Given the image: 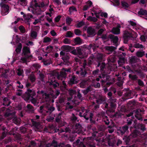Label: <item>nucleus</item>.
Masks as SVG:
<instances>
[{"label":"nucleus","instance_id":"11","mask_svg":"<svg viewBox=\"0 0 147 147\" xmlns=\"http://www.w3.org/2000/svg\"><path fill=\"white\" fill-rule=\"evenodd\" d=\"M79 138H80V137H78ZM84 140V138H83L82 141H80L79 139H78L76 141L73 143V145L74 147H86V146L83 143V141Z\"/></svg>","mask_w":147,"mask_h":147},{"label":"nucleus","instance_id":"4","mask_svg":"<svg viewBox=\"0 0 147 147\" xmlns=\"http://www.w3.org/2000/svg\"><path fill=\"white\" fill-rule=\"evenodd\" d=\"M1 7V14L2 16H5L9 13V6L8 5L3 3L2 2L0 3Z\"/></svg>","mask_w":147,"mask_h":147},{"label":"nucleus","instance_id":"54","mask_svg":"<svg viewBox=\"0 0 147 147\" xmlns=\"http://www.w3.org/2000/svg\"><path fill=\"white\" fill-rule=\"evenodd\" d=\"M60 92L59 90H57L55 92V94L51 95L52 98L53 99L56 98L57 96L59 94Z\"/></svg>","mask_w":147,"mask_h":147},{"label":"nucleus","instance_id":"29","mask_svg":"<svg viewBox=\"0 0 147 147\" xmlns=\"http://www.w3.org/2000/svg\"><path fill=\"white\" fill-rule=\"evenodd\" d=\"M23 17L25 20L27 21H28L30 18H32L33 17L31 13H29L24 15Z\"/></svg>","mask_w":147,"mask_h":147},{"label":"nucleus","instance_id":"61","mask_svg":"<svg viewBox=\"0 0 147 147\" xmlns=\"http://www.w3.org/2000/svg\"><path fill=\"white\" fill-rule=\"evenodd\" d=\"M129 106L131 107V109H134L135 108V103L134 102L131 101H129Z\"/></svg>","mask_w":147,"mask_h":147},{"label":"nucleus","instance_id":"56","mask_svg":"<svg viewBox=\"0 0 147 147\" xmlns=\"http://www.w3.org/2000/svg\"><path fill=\"white\" fill-rule=\"evenodd\" d=\"M17 131V129L16 128H13L9 132V134L10 135H13L15 134H16L17 132H16Z\"/></svg>","mask_w":147,"mask_h":147},{"label":"nucleus","instance_id":"45","mask_svg":"<svg viewBox=\"0 0 147 147\" xmlns=\"http://www.w3.org/2000/svg\"><path fill=\"white\" fill-rule=\"evenodd\" d=\"M20 119L19 118H14L13 120V122L15 124L18 125L20 124Z\"/></svg>","mask_w":147,"mask_h":147},{"label":"nucleus","instance_id":"12","mask_svg":"<svg viewBox=\"0 0 147 147\" xmlns=\"http://www.w3.org/2000/svg\"><path fill=\"white\" fill-rule=\"evenodd\" d=\"M87 32L88 36L89 37H92L96 34L95 30L91 26L88 27L87 29Z\"/></svg>","mask_w":147,"mask_h":147},{"label":"nucleus","instance_id":"47","mask_svg":"<svg viewBox=\"0 0 147 147\" xmlns=\"http://www.w3.org/2000/svg\"><path fill=\"white\" fill-rule=\"evenodd\" d=\"M33 66L34 69H35V71L37 72L38 71V69L40 68V66L39 64L38 63H34L33 65Z\"/></svg>","mask_w":147,"mask_h":147},{"label":"nucleus","instance_id":"32","mask_svg":"<svg viewBox=\"0 0 147 147\" xmlns=\"http://www.w3.org/2000/svg\"><path fill=\"white\" fill-rule=\"evenodd\" d=\"M26 111L30 113H33L34 111L33 107L30 104H28L26 106Z\"/></svg>","mask_w":147,"mask_h":147},{"label":"nucleus","instance_id":"26","mask_svg":"<svg viewBox=\"0 0 147 147\" xmlns=\"http://www.w3.org/2000/svg\"><path fill=\"white\" fill-rule=\"evenodd\" d=\"M91 114H93L92 113L88 112L87 111L83 114V117L86 120H88L90 118V116Z\"/></svg>","mask_w":147,"mask_h":147},{"label":"nucleus","instance_id":"30","mask_svg":"<svg viewBox=\"0 0 147 147\" xmlns=\"http://www.w3.org/2000/svg\"><path fill=\"white\" fill-rule=\"evenodd\" d=\"M76 135L74 134H70L69 136L68 140L71 142H72L75 140Z\"/></svg>","mask_w":147,"mask_h":147},{"label":"nucleus","instance_id":"33","mask_svg":"<svg viewBox=\"0 0 147 147\" xmlns=\"http://www.w3.org/2000/svg\"><path fill=\"white\" fill-rule=\"evenodd\" d=\"M138 13L139 15H147V11L142 8L140 9V10L138 11Z\"/></svg>","mask_w":147,"mask_h":147},{"label":"nucleus","instance_id":"51","mask_svg":"<svg viewBox=\"0 0 147 147\" xmlns=\"http://www.w3.org/2000/svg\"><path fill=\"white\" fill-rule=\"evenodd\" d=\"M110 77L109 75H107L106 78V80H100L101 82L102 85H104L105 83H106V82L107 81H109V80Z\"/></svg>","mask_w":147,"mask_h":147},{"label":"nucleus","instance_id":"40","mask_svg":"<svg viewBox=\"0 0 147 147\" xmlns=\"http://www.w3.org/2000/svg\"><path fill=\"white\" fill-rule=\"evenodd\" d=\"M74 35V33L71 31H69L67 32L65 36L67 37L71 38Z\"/></svg>","mask_w":147,"mask_h":147},{"label":"nucleus","instance_id":"57","mask_svg":"<svg viewBox=\"0 0 147 147\" xmlns=\"http://www.w3.org/2000/svg\"><path fill=\"white\" fill-rule=\"evenodd\" d=\"M69 94L70 96H72L74 94H76L77 92L76 90L72 89H69Z\"/></svg>","mask_w":147,"mask_h":147},{"label":"nucleus","instance_id":"55","mask_svg":"<svg viewBox=\"0 0 147 147\" xmlns=\"http://www.w3.org/2000/svg\"><path fill=\"white\" fill-rule=\"evenodd\" d=\"M20 132L23 134H25L26 131V128L24 127H20Z\"/></svg>","mask_w":147,"mask_h":147},{"label":"nucleus","instance_id":"2","mask_svg":"<svg viewBox=\"0 0 147 147\" xmlns=\"http://www.w3.org/2000/svg\"><path fill=\"white\" fill-rule=\"evenodd\" d=\"M124 143L126 145L132 144L131 146L132 147H137L139 144H146V141L144 139L143 140H138L132 138L130 135L125 136L123 138Z\"/></svg>","mask_w":147,"mask_h":147},{"label":"nucleus","instance_id":"35","mask_svg":"<svg viewBox=\"0 0 147 147\" xmlns=\"http://www.w3.org/2000/svg\"><path fill=\"white\" fill-rule=\"evenodd\" d=\"M123 115V114H122L121 113L118 112H116L115 114L113 115L112 117L113 118H120L121 117V116Z\"/></svg>","mask_w":147,"mask_h":147},{"label":"nucleus","instance_id":"25","mask_svg":"<svg viewBox=\"0 0 147 147\" xmlns=\"http://www.w3.org/2000/svg\"><path fill=\"white\" fill-rule=\"evenodd\" d=\"M116 49V47L113 46H107L106 47V49L107 50L109 51V54H111L112 52L114 51Z\"/></svg>","mask_w":147,"mask_h":147},{"label":"nucleus","instance_id":"44","mask_svg":"<svg viewBox=\"0 0 147 147\" xmlns=\"http://www.w3.org/2000/svg\"><path fill=\"white\" fill-rule=\"evenodd\" d=\"M26 86L28 89L32 88L35 85V83L32 84L31 83H30L28 81L26 82Z\"/></svg>","mask_w":147,"mask_h":147},{"label":"nucleus","instance_id":"5","mask_svg":"<svg viewBox=\"0 0 147 147\" xmlns=\"http://www.w3.org/2000/svg\"><path fill=\"white\" fill-rule=\"evenodd\" d=\"M133 36L132 34L129 32L127 30L124 31L123 35L124 43L125 44L127 43L129 39L133 37Z\"/></svg>","mask_w":147,"mask_h":147},{"label":"nucleus","instance_id":"6","mask_svg":"<svg viewBox=\"0 0 147 147\" xmlns=\"http://www.w3.org/2000/svg\"><path fill=\"white\" fill-rule=\"evenodd\" d=\"M55 110V108L53 106H50L47 108V110L45 111L44 108V106H42L39 107V112L40 113H44V111H46V113L50 115L51 113Z\"/></svg>","mask_w":147,"mask_h":147},{"label":"nucleus","instance_id":"19","mask_svg":"<svg viewBox=\"0 0 147 147\" xmlns=\"http://www.w3.org/2000/svg\"><path fill=\"white\" fill-rule=\"evenodd\" d=\"M97 67H100V71L101 73H105V70L106 69V64L104 62H102L101 63L98 62L97 65Z\"/></svg>","mask_w":147,"mask_h":147},{"label":"nucleus","instance_id":"63","mask_svg":"<svg viewBox=\"0 0 147 147\" xmlns=\"http://www.w3.org/2000/svg\"><path fill=\"white\" fill-rule=\"evenodd\" d=\"M85 24L84 22L83 21H81L78 22L77 24L76 27L77 28H79Z\"/></svg>","mask_w":147,"mask_h":147},{"label":"nucleus","instance_id":"13","mask_svg":"<svg viewBox=\"0 0 147 147\" xmlns=\"http://www.w3.org/2000/svg\"><path fill=\"white\" fill-rule=\"evenodd\" d=\"M141 132L139 130L136 129L133 130L131 134L130 135L131 136L134 138H135V139H137L138 140H143V139L142 138L140 139H138L136 138L138 136H139L141 134Z\"/></svg>","mask_w":147,"mask_h":147},{"label":"nucleus","instance_id":"50","mask_svg":"<svg viewBox=\"0 0 147 147\" xmlns=\"http://www.w3.org/2000/svg\"><path fill=\"white\" fill-rule=\"evenodd\" d=\"M31 36L34 38H36L37 36V32L35 31H32L31 33Z\"/></svg>","mask_w":147,"mask_h":147},{"label":"nucleus","instance_id":"49","mask_svg":"<svg viewBox=\"0 0 147 147\" xmlns=\"http://www.w3.org/2000/svg\"><path fill=\"white\" fill-rule=\"evenodd\" d=\"M74 32L76 35L80 36L81 35L82 32L79 29H75L74 30Z\"/></svg>","mask_w":147,"mask_h":147},{"label":"nucleus","instance_id":"14","mask_svg":"<svg viewBox=\"0 0 147 147\" xmlns=\"http://www.w3.org/2000/svg\"><path fill=\"white\" fill-rule=\"evenodd\" d=\"M129 127L127 125H125L122 127H120L117 129L118 132L120 133L121 135H123L125 132L129 131Z\"/></svg>","mask_w":147,"mask_h":147},{"label":"nucleus","instance_id":"28","mask_svg":"<svg viewBox=\"0 0 147 147\" xmlns=\"http://www.w3.org/2000/svg\"><path fill=\"white\" fill-rule=\"evenodd\" d=\"M74 42L76 45H80L82 43V40L79 37H77L74 39Z\"/></svg>","mask_w":147,"mask_h":147},{"label":"nucleus","instance_id":"1","mask_svg":"<svg viewBox=\"0 0 147 147\" xmlns=\"http://www.w3.org/2000/svg\"><path fill=\"white\" fill-rule=\"evenodd\" d=\"M95 44H90L89 45H84L82 46L76 47L69 45H63L62 46L63 49L67 52H70L71 54L78 56L80 58H84L87 56V53L86 51H90L92 48L94 50L95 49Z\"/></svg>","mask_w":147,"mask_h":147},{"label":"nucleus","instance_id":"42","mask_svg":"<svg viewBox=\"0 0 147 147\" xmlns=\"http://www.w3.org/2000/svg\"><path fill=\"white\" fill-rule=\"evenodd\" d=\"M87 20L90 21H92L94 22H96L98 21L97 18L95 17H92L91 16H89L88 17Z\"/></svg>","mask_w":147,"mask_h":147},{"label":"nucleus","instance_id":"37","mask_svg":"<svg viewBox=\"0 0 147 147\" xmlns=\"http://www.w3.org/2000/svg\"><path fill=\"white\" fill-rule=\"evenodd\" d=\"M106 114L105 112L103 111H101L99 112L98 115V117H99L100 118L102 117L103 119L105 118H107V116L105 115Z\"/></svg>","mask_w":147,"mask_h":147},{"label":"nucleus","instance_id":"52","mask_svg":"<svg viewBox=\"0 0 147 147\" xmlns=\"http://www.w3.org/2000/svg\"><path fill=\"white\" fill-rule=\"evenodd\" d=\"M134 47L136 48H143V46L142 44H140L139 43L135 44L134 45Z\"/></svg>","mask_w":147,"mask_h":147},{"label":"nucleus","instance_id":"48","mask_svg":"<svg viewBox=\"0 0 147 147\" xmlns=\"http://www.w3.org/2000/svg\"><path fill=\"white\" fill-rule=\"evenodd\" d=\"M91 91L90 87L89 86L87 88L83 90V92L84 94L85 95H86L89 92Z\"/></svg>","mask_w":147,"mask_h":147},{"label":"nucleus","instance_id":"22","mask_svg":"<svg viewBox=\"0 0 147 147\" xmlns=\"http://www.w3.org/2000/svg\"><path fill=\"white\" fill-rule=\"evenodd\" d=\"M61 58L63 61V64H64L68 65V63H69V57L67 54L64 56L61 57Z\"/></svg>","mask_w":147,"mask_h":147},{"label":"nucleus","instance_id":"15","mask_svg":"<svg viewBox=\"0 0 147 147\" xmlns=\"http://www.w3.org/2000/svg\"><path fill=\"white\" fill-rule=\"evenodd\" d=\"M67 74L66 72H64L62 70L60 73L58 72L57 73L56 77L58 80H62L63 78L66 77Z\"/></svg>","mask_w":147,"mask_h":147},{"label":"nucleus","instance_id":"3","mask_svg":"<svg viewBox=\"0 0 147 147\" xmlns=\"http://www.w3.org/2000/svg\"><path fill=\"white\" fill-rule=\"evenodd\" d=\"M36 93L35 90L33 89L32 90L28 89L26 91L22 96V98L26 101H28L29 100L30 98H32L35 96Z\"/></svg>","mask_w":147,"mask_h":147},{"label":"nucleus","instance_id":"8","mask_svg":"<svg viewBox=\"0 0 147 147\" xmlns=\"http://www.w3.org/2000/svg\"><path fill=\"white\" fill-rule=\"evenodd\" d=\"M116 101V99L110 98L108 101V102L110 103V108L109 111L110 112H113L115 111V109L116 108L115 102Z\"/></svg>","mask_w":147,"mask_h":147},{"label":"nucleus","instance_id":"34","mask_svg":"<svg viewBox=\"0 0 147 147\" xmlns=\"http://www.w3.org/2000/svg\"><path fill=\"white\" fill-rule=\"evenodd\" d=\"M121 5L125 9L129 7V5L127 3L124 1H122L121 2Z\"/></svg>","mask_w":147,"mask_h":147},{"label":"nucleus","instance_id":"64","mask_svg":"<svg viewBox=\"0 0 147 147\" xmlns=\"http://www.w3.org/2000/svg\"><path fill=\"white\" fill-rule=\"evenodd\" d=\"M24 72L22 69L19 68L18 69L17 74L19 76H20L22 75Z\"/></svg>","mask_w":147,"mask_h":147},{"label":"nucleus","instance_id":"43","mask_svg":"<svg viewBox=\"0 0 147 147\" xmlns=\"http://www.w3.org/2000/svg\"><path fill=\"white\" fill-rule=\"evenodd\" d=\"M124 95L127 98H130L132 97L131 96V91L126 92L124 94Z\"/></svg>","mask_w":147,"mask_h":147},{"label":"nucleus","instance_id":"16","mask_svg":"<svg viewBox=\"0 0 147 147\" xmlns=\"http://www.w3.org/2000/svg\"><path fill=\"white\" fill-rule=\"evenodd\" d=\"M23 53H22V55L27 57L28 58H30L32 56L29 55H28V54L30 53V48L26 47H24L22 49Z\"/></svg>","mask_w":147,"mask_h":147},{"label":"nucleus","instance_id":"31","mask_svg":"<svg viewBox=\"0 0 147 147\" xmlns=\"http://www.w3.org/2000/svg\"><path fill=\"white\" fill-rule=\"evenodd\" d=\"M134 119L135 117L134 116H132L131 119L128 118L127 119L126 122L127 125H127L128 126L131 125L133 121V120Z\"/></svg>","mask_w":147,"mask_h":147},{"label":"nucleus","instance_id":"23","mask_svg":"<svg viewBox=\"0 0 147 147\" xmlns=\"http://www.w3.org/2000/svg\"><path fill=\"white\" fill-rule=\"evenodd\" d=\"M138 58L135 56H132L129 58V62L131 64L137 63Z\"/></svg>","mask_w":147,"mask_h":147},{"label":"nucleus","instance_id":"36","mask_svg":"<svg viewBox=\"0 0 147 147\" xmlns=\"http://www.w3.org/2000/svg\"><path fill=\"white\" fill-rule=\"evenodd\" d=\"M62 113V112L59 113L56 117L55 119V121L57 123H60L61 119V115Z\"/></svg>","mask_w":147,"mask_h":147},{"label":"nucleus","instance_id":"38","mask_svg":"<svg viewBox=\"0 0 147 147\" xmlns=\"http://www.w3.org/2000/svg\"><path fill=\"white\" fill-rule=\"evenodd\" d=\"M136 55L138 57H141L145 55V52L143 51H138L136 53Z\"/></svg>","mask_w":147,"mask_h":147},{"label":"nucleus","instance_id":"41","mask_svg":"<svg viewBox=\"0 0 147 147\" xmlns=\"http://www.w3.org/2000/svg\"><path fill=\"white\" fill-rule=\"evenodd\" d=\"M29 79L32 84H35V82L36 80V78L34 75H31L29 77Z\"/></svg>","mask_w":147,"mask_h":147},{"label":"nucleus","instance_id":"58","mask_svg":"<svg viewBox=\"0 0 147 147\" xmlns=\"http://www.w3.org/2000/svg\"><path fill=\"white\" fill-rule=\"evenodd\" d=\"M69 11L70 12V13L71 14V13L73 11H77V10L76 9V8L74 6H72L70 7L69 9Z\"/></svg>","mask_w":147,"mask_h":147},{"label":"nucleus","instance_id":"62","mask_svg":"<svg viewBox=\"0 0 147 147\" xmlns=\"http://www.w3.org/2000/svg\"><path fill=\"white\" fill-rule=\"evenodd\" d=\"M129 50L131 53L133 52L134 50H135V49L134 48H135L134 46V45H133L132 44H130L129 45Z\"/></svg>","mask_w":147,"mask_h":147},{"label":"nucleus","instance_id":"46","mask_svg":"<svg viewBox=\"0 0 147 147\" xmlns=\"http://www.w3.org/2000/svg\"><path fill=\"white\" fill-rule=\"evenodd\" d=\"M103 59V55L101 54H98L97 55V61H98V62L102 61Z\"/></svg>","mask_w":147,"mask_h":147},{"label":"nucleus","instance_id":"27","mask_svg":"<svg viewBox=\"0 0 147 147\" xmlns=\"http://www.w3.org/2000/svg\"><path fill=\"white\" fill-rule=\"evenodd\" d=\"M15 139V141L17 142L20 141L22 140L21 135L18 133L13 135Z\"/></svg>","mask_w":147,"mask_h":147},{"label":"nucleus","instance_id":"60","mask_svg":"<svg viewBox=\"0 0 147 147\" xmlns=\"http://www.w3.org/2000/svg\"><path fill=\"white\" fill-rule=\"evenodd\" d=\"M7 134V131H3L2 134V135L1 136L0 138V139L3 140V139L5 137H6V135Z\"/></svg>","mask_w":147,"mask_h":147},{"label":"nucleus","instance_id":"39","mask_svg":"<svg viewBox=\"0 0 147 147\" xmlns=\"http://www.w3.org/2000/svg\"><path fill=\"white\" fill-rule=\"evenodd\" d=\"M22 48V44L20 43L15 50V51L17 54L20 53L21 51Z\"/></svg>","mask_w":147,"mask_h":147},{"label":"nucleus","instance_id":"9","mask_svg":"<svg viewBox=\"0 0 147 147\" xmlns=\"http://www.w3.org/2000/svg\"><path fill=\"white\" fill-rule=\"evenodd\" d=\"M76 74L81 77H84L87 74V70L84 67H81L76 72Z\"/></svg>","mask_w":147,"mask_h":147},{"label":"nucleus","instance_id":"53","mask_svg":"<svg viewBox=\"0 0 147 147\" xmlns=\"http://www.w3.org/2000/svg\"><path fill=\"white\" fill-rule=\"evenodd\" d=\"M129 77L130 79L133 80H136L138 78V77L136 75H132L131 74L129 75Z\"/></svg>","mask_w":147,"mask_h":147},{"label":"nucleus","instance_id":"21","mask_svg":"<svg viewBox=\"0 0 147 147\" xmlns=\"http://www.w3.org/2000/svg\"><path fill=\"white\" fill-rule=\"evenodd\" d=\"M109 36V38L111 40V41L113 43L116 44L118 42L119 39L117 36L111 34H110Z\"/></svg>","mask_w":147,"mask_h":147},{"label":"nucleus","instance_id":"20","mask_svg":"<svg viewBox=\"0 0 147 147\" xmlns=\"http://www.w3.org/2000/svg\"><path fill=\"white\" fill-rule=\"evenodd\" d=\"M121 27L120 25L117 26L116 27H114L112 30V32L113 33L115 34H118L120 33V29Z\"/></svg>","mask_w":147,"mask_h":147},{"label":"nucleus","instance_id":"7","mask_svg":"<svg viewBox=\"0 0 147 147\" xmlns=\"http://www.w3.org/2000/svg\"><path fill=\"white\" fill-rule=\"evenodd\" d=\"M144 110L143 109H138L134 110L135 117L139 120L142 121V115L144 113Z\"/></svg>","mask_w":147,"mask_h":147},{"label":"nucleus","instance_id":"24","mask_svg":"<svg viewBox=\"0 0 147 147\" xmlns=\"http://www.w3.org/2000/svg\"><path fill=\"white\" fill-rule=\"evenodd\" d=\"M77 82L76 80V77L74 76H72L69 82V84L70 85L76 84H77Z\"/></svg>","mask_w":147,"mask_h":147},{"label":"nucleus","instance_id":"10","mask_svg":"<svg viewBox=\"0 0 147 147\" xmlns=\"http://www.w3.org/2000/svg\"><path fill=\"white\" fill-rule=\"evenodd\" d=\"M134 127L136 129L139 130V131L141 132V134L143 133L146 130V128L145 125L142 123H138Z\"/></svg>","mask_w":147,"mask_h":147},{"label":"nucleus","instance_id":"18","mask_svg":"<svg viewBox=\"0 0 147 147\" xmlns=\"http://www.w3.org/2000/svg\"><path fill=\"white\" fill-rule=\"evenodd\" d=\"M39 4L36 0H34L31 2L30 7L34 10H36V8L37 7H39Z\"/></svg>","mask_w":147,"mask_h":147},{"label":"nucleus","instance_id":"59","mask_svg":"<svg viewBox=\"0 0 147 147\" xmlns=\"http://www.w3.org/2000/svg\"><path fill=\"white\" fill-rule=\"evenodd\" d=\"M105 101L104 98L102 97L96 100V103L98 104H100L103 102Z\"/></svg>","mask_w":147,"mask_h":147},{"label":"nucleus","instance_id":"17","mask_svg":"<svg viewBox=\"0 0 147 147\" xmlns=\"http://www.w3.org/2000/svg\"><path fill=\"white\" fill-rule=\"evenodd\" d=\"M82 125L80 124L79 123H76L75 125V129L76 133L78 134H82L83 131L82 130Z\"/></svg>","mask_w":147,"mask_h":147}]
</instances>
